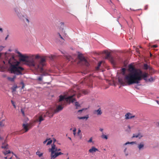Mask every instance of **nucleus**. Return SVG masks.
Segmentation results:
<instances>
[{"mask_svg":"<svg viewBox=\"0 0 159 159\" xmlns=\"http://www.w3.org/2000/svg\"><path fill=\"white\" fill-rule=\"evenodd\" d=\"M128 70L129 73L125 75L123 79H119L118 80L119 82L123 86L138 84L143 79L146 82H151L155 80V79L152 77L150 79H147V77L148 75V73H143L140 69L135 68L132 64L129 65Z\"/></svg>","mask_w":159,"mask_h":159,"instance_id":"obj_1","label":"nucleus"},{"mask_svg":"<svg viewBox=\"0 0 159 159\" xmlns=\"http://www.w3.org/2000/svg\"><path fill=\"white\" fill-rule=\"evenodd\" d=\"M40 57L38 54H29L28 55H21L20 60L25 62L30 66H32L36 69H40L41 71L43 70V67L45 65L46 59L45 58H41L40 60L37 62L35 61L34 59H37Z\"/></svg>","mask_w":159,"mask_h":159,"instance_id":"obj_2","label":"nucleus"},{"mask_svg":"<svg viewBox=\"0 0 159 159\" xmlns=\"http://www.w3.org/2000/svg\"><path fill=\"white\" fill-rule=\"evenodd\" d=\"M7 56L6 55V57ZM6 59L9 65L8 70L11 73L16 75H22L24 69L19 66V62L15 59L13 56L9 55L7 59L6 57Z\"/></svg>","mask_w":159,"mask_h":159,"instance_id":"obj_3","label":"nucleus"},{"mask_svg":"<svg viewBox=\"0 0 159 159\" xmlns=\"http://www.w3.org/2000/svg\"><path fill=\"white\" fill-rule=\"evenodd\" d=\"M75 94H73L72 95L69 96L67 97H66L65 95H60L59 96V98L58 101V103L60 104L55 110L54 111L52 109H50L49 110H52L53 112L52 114L53 115L54 113H57L59 111L62 110L63 107L62 106L66 104L67 102H74L76 101V99L74 97ZM51 114V115H52Z\"/></svg>","mask_w":159,"mask_h":159,"instance_id":"obj_4","label":"nucleus"},{"mask_svg":"<svg viewBox=\"0 0 159 159\" xmlns=\"http://www.w3.org/2000/svg\"><path fill=\"white\" fill-rule=\"evenodd\" d=\"M53 112L52 110H49L47 111L45 113H40V114L38 115V118L37 119L36 121H38L39 122V124H40L41 122L44 120L45 118L48 116L49 117H52L53 116V114H52Z\"/></svg>","mask_w":159,"mask_h":159,"instance_id":"obj_5","label":"nucleus"},{"mask_svg":"<svg viewBox=\"0 0 159 159\" xmlns=\"http://www.w3.org/2000/svg\"><path fill=\"white\" fill-rule=\"evenodd\" d=\"M105 53H106V56L105 57L106 59H108L111 63L113 65L116 64V62L114 58L111 57L110 54L109 52H106V51H105Z\"/></svg>","mask_w":159,"mask_h":159,"instance_id":"obj_6","label":"nucleus"},{"mask_svg":"<svg viewBox=\"0 0 159 159\" xmlns=\"http://www.w3.org/2000/svg\"><path fill=\"white\" fill-rule=\"evenodd\" d=\"M78 58L82 61H83L85 63V64L87 66H88L89 63L87 62V60L81 54H79L78 55Z\"/></svg>","mask_w":159,"mask_h":159,"instance_id":"obj_7","label":"nucleus"},{"mask_svg":"<svg viewBox=\"0 0 159 159\" xmlns=\"http://www.w3.org/2000/svg\"><path fill=\"white\" fill-rule=\"evenodd\" d=\"M125 119L127 120L132 119L133 118H134L135 117V116L134 115H133L131 113L128 112L125 115Z\"/></svg>","mask_w":159,"mask_h":159,"instance_id":"obj_8","label":"nucleus"},{"mask_svg":"<svg viewBox=\"0 0 159 159\" xmlns=\"http://www.w3.org/2000/svg\"><path fill=\"white\" fill-rule=\"evenodd\" d=\"M142 69L144 70H147L148 69L149 70H151L152 69V67L147 64L145 63L144 64L143 66Z\"/></svg>","mask_w":159,"mask_h":159,"instance_id":"obj_9","label":"nucleus"},{"mask_svg":"<svg viewBox=\"0 0 159 159\" xmlns=\"http://www.w3.org/2000/svg\"><path fill=\"white\" fill-rule=\"evenodd\" d=\"M54 148L53 147L52 148H50L49 149V151L51 152V159H55L56 157L53 155L54 152L53 149Z\"/></svg>","mask_w":159,"mask_h":159,"instance_id":"obj_10","label":"nucleus"},{"mask_svg":"<svg viewBox=\"0 0 159 159\" xmlns=\"http://www.w3.org/2000/svg\"><path fill=\"white\" fill-rule=\"evenodd\" d=\"M18 17L19 18L21 19L24 16L22 15L20 13V10H17L16 8L14 9Z\"/></svg>","mask_w":159,"mask_h":159,"instance_id":"obj_11","label":"nucleus"},{"mask_svg":"<svg viewBox=\"0 0 159 159\" xmlns=\"http://www.w3.org/2000/svg\"><path fill=\"white\" fill-rule=\"evenodd\" d=\"M143 136V135L140 133H139L136 134H133L132 138H138L139 139H140L142 138Z\"/></svg>","mask_w":159,"mask_h":159,"instance_id":"obj_12","label":"nucleus"},{"mask_svg":"<svg viewBox=\"0 0 159 159\" xmlns=\"http://www.w3.org/2000/svg\"><path fill=\"white\" fill-rule=\"evenodd\" d=\"M98 149L94 147H92L90 149L89 152L90 153H93L94 152H95L96 151H98Z\"/></svg>","mask_w":159,"mask_h":159,"instance_id":"obj_13","label":"nucleus"},{"mask_svg":"<svg viewBox=\"0 0 159 159\" xmlns=\"http://www.w3.org/2000/svg\"><path fill=\"white\" fill-rule=\"evenodd\" d=\"M52 147L54 148L53 149L54 153L56 152H57L61 150L60 149L57 148L56 147V145L54 144H52V145L51 148H52Z\"/></svg>","mask_w":159,"mask_h":159,"instance_id":"obj_14","label":"nucleus"},{"mask_svg":"<svg viewBox=\"0 0 159 159\" xmlns=\"http://www.w3.org/2000/svg\"><path fill=\"white\" fill-rule=\"evenodd\" d=\"M93 113L94 114H97V115H101L102 114V112L100 108L97 110L94 111Z\"/></svg>","mask_w":159,"mask_h":159,"instance_id":"obj_15","label":"nucleus"},{"mask_svg":"<svg viewBox=\"0 0 159 159\" xmlns=\"http://www.w3.org/2000/svg\"><path fill=\"white\" fill-rule=\"evenodd\" d=\"M29 126L30 125L28 124H23V127L24 129L25 130V132H27L29 130Z\"/></svg>","mask_w":159,"mask_h":159,"instance_id":"obj_16","label":"nucleus"},{"mask_svg":"<svg viewBox=\"0 0 159 159\" xmlns=\"http://www.w3.org/2000/svg\"><path fill=\"white\" fill-rule=\"evenodd\" d=\"M144 146V144L143 142H141L138 145V148L139 150L143 149V148Z\"/></svg>","mask_w":159,"mask_h":159,"instance_id":"obj_17","label":"nucleus"},{"mask_svg":"<svg viewBox=\"0 0 159 159\" xmlns=\"http://www.w3.org/2000/svg\"><path fill=\"white\" fill-rule=\"evenodd\" d=\"M2 148L4 149L8 148V144L7 143V141L6 140L5 141L4 143H2V145L1 147Z\"/></svg>","mask_w":159,"mask_h":159,"instance_id":"obj_18","label":"nucleus"},{"mask_svg":"<svg viewBox=\"0 0 159 159\" xmlns=\"http://www.w3.org/2000/svg\"><path fill=\"white\" fill-rule=\"evenodd\" d=\"M63 154V153H62L61 152H55L54 153H53V155L57 157L59 156V155Z\"/></svg>","mask_w":159,"mask_h":159,"instance_id":"obj_19","label":"nucleus"},{"mask_svg":"<svg viewBox=\"0 0 159 159\" xmlns=\"http://www.w3.org/2000/svg\"><path fill=\"white\" fill-rule=\"evenodd\" d=\"M36 154L38 155L39 157H40L42 156L43 153H41L39 151H38L36 152Z\"/></svg>","mask_w":159,"mask_h":159,"instance_id":"obj_20","label":"nucleus"},{"mask_svg":"<svg viewBox=\"0 0 159 159\" xmlns=\"http://www.w3.org/2000/svg\"><path fill=\"white\" fill-rule=\"evenodd\" d=\"M102 61H100L98 63V66L96 67V70H99V68L102 64Z\"/></svg>","mask_w":159,"mask_h":159,"instance_id":"obj_21","label":"nucleus"},{"mask_svg":"<svg viewBox=\"0 0 159 159\" xmlns=\"http://www.w3.org/2000/svg\"><path fill=\"white\" fill-rule=\"evenodd\" d=\"M101 138L104 139H105L106 140L108 139V137L107 135L104 134H102L101 136Z\"/></svg>","mask_w":159,"mask_h":159,"instance_id":"obj_22","label":"nucleus"},{"mask_svg":"<svg viewBox=\"0 0 159 159\" xmlns=\"http://www.w3.org/2000/svg\"><path fill=\"white\" fill-rule=\"evenodd\" d=\"M135 143V142H126V143H125L124 144V145H126L128 144H134Z\"/></svg>","mask_w":159,"mask_h":159,"instance_id":"obj_23","label":"nucleus"},{"mask_svg":"<svg viewBox=\"0 0 159 159\" xmlns=\"http://www.w3.org/2000/svg\"><path fill=\"white\" fill-rule=\"evenodd\" d=\"M47 141L48 142L46 145H48L52 143V141L50 138V140H49L48 141Z\"/></svg>","mask_w":159,"mask_h":159,"instance_id":"obj_24","label":"nucleus"},{"mask_svg":"<svg viewBox=\"0 0 159 159\" xmlns=\"http://www.w3.org/2000/svg\"><path fill=\"white\" fill-rule=\"evenodd\" d=\"M15 78H16V76H15L13 77V78H10V77L8 78V79L11 81H13L15 79Z\"/></svg>","mask_w":159,"mask_h":159,"instance_id":"obj_25","label":"nucleus"},{"mask_svg":"<svg viewBox=\"0 0 159 159\" xmlns=\"http://www.w3.org/2000/svg\"><path fill=\"white\" fill-rule=\"evenodd\" d=\"M10 153V150L3 152V153L5 154V155H6Z\"/></svg>","mask_w":159,"mask_h":159,"instance_id":"obj_26","label":"nucleus"},{"mask_svg":"<svg viewBox=\"0 0 159 159\" xmlns=\"http://www.w3.org/2000/svg\"><path fill=\"white\" fill-rule=\"evenodd\" d=\"M3 121L0 122V126L2 127L4 126V124L3 123Z\"/></svg>","mask_w":159,"mask_h":159,"instance_id":"obj_27","label":"nucleus"},{"mask_svg":"<svg viewBox=\"0 0 159 159\" xmlns=\"http://www.w3.org/2000/svg\"><path fill=\"white\" fill-rule=\"evenodd\" d=\"M49 140H50V138H48V139H46L43 142V143L44 144H45L46 143V142H47V141H48Z\"/></svg>","mask_w":159,"mask_h":159,"instance_id":"obj_28","label":"nucleus"},{"mask_svg":"<svg viewBox=\"0 0 159 159\" xmlns=\"http://www.w3.org/2000/svg\"><path fill=\"white\" fill-rule=\"evenodd\" d=\"M21 111L22 113V114L23 115V116H24L25 115L24 111L23 110V109H21Z\"/></svg>","mask_w":159,"mask_h":159,"instance_id":"obj_29","label":"nucleus"},{"mask_svg":"<svg viewBox=\"0 0 159 159\" xmlns=\"http://www.w3.org/2000/svg\"><path fill=\"white\" fill-rule=\"evenodd\" d=\"M79 118L80 119H84L85 118L87 119L88 117H79Z\"/></svg>","mask_w":159,"mask_h":159,"instance_id":"obj_30","label":"nucleus"},{"mask_svg":"<svg viewBox=\"0 0 159 159\" xmlns=\"http://www.w3.org/2000/svg\"><path fill=\"white\" fill-rule=\"evenodd\" d=\"M76 129L75 128L73 130V134L74 135H75L76 134Z\"/></svg>","mask_w":159,"mask_h":159,"instance_id":"obj_31","label":"nucleus"},{"mask_svg":"<svg viewBox=\"0 0 159 159\" xmlns=\"http://www.w3.org/2000/svg\"><path fill=\"white\" fill-rule=\"evenodd\" d=\"M75 104V106H76L77 107H78L80 106V105L78 103V102H76ZM76 108L77 109V108Z\"/></svg>","mask_w":159,"mask_h":159,"instance_id":"obj_32","label":"nucleus"},{"mask_svg":"<svg viewBox=\"0 0 159 159\" xmlns=\"http://www.w3.org/2000/svg\"><path fill=\"white\" fill-rule=\"evenodd\" d=\"M58 34L59 35V36L60 38L61 39H62L64 40V39L61 36L60 33H58Z\"/></svg>","mask_w":159,"mask_h":159,"instance_id":"obj_33","label":"nucleus"},{"mask_svg":"<svg viewBox=\"0 0 159 159\" xmlns=\"http://www.w3.org/2000/svg\"><path fill=\"white\" fill-rule=\"evenodd\" d=\"M92 142V138H91L90 139L88 140V142L89 143H91Z\"/></svg>","mask_w":159,"mask_h":159,"instance_id":"obj_34","label":"nucleus"},{"mask_svg":"<svg viewBox=\"0 0 159 159\" xmlns=\"http://www.w3.org/2000/svg\"><path fill=\"white\" fill-rule=\"evenodd\" d=\"M38 80L39 81H41L42 80V77H39L38 78Z\"/></svg>","mask_w":159,"mask_h":159,"instance_id":"obj_35","label":"nucleus"},{"mask_svg":"<svg viewBox=\"0 0 159 159\" xmlns=\"http://www.w3.org/2000/svg\"><path fill=\"white\" fill-rule=\"evenodd\" d=\"M126 70V69L125 68H123L122 69V72H123L124 73H125Z\"/></svg>","mask_w":159,"mask_h":159,"instance_id":"obj_36","label":"nucleus"},{"mask_svg":"<svg viewBox=\"0 0 159 159\" xmlns=\"http://www.w3.org/2000/svg\"><path fill=\"white\" fill-rule=\"evenodd\" d=\"M157 47V45H154L152 46V47L153 48H156Z\"/></svg>","mask_w":159,"mask_h":159,"instance_id":"obj_37","label":"nucleus"},{"mask_svg":"<svg viewBox=\"0 0 159 159\" xmlns=\"http://www.w3.org/2000/svg\"><path fill=\"white\" fill-rule=\"evenodd\" d=\"M11 102L13 106L15 104V103L12 100H11Z\"/></svg>","mask_w":159,"mask_h":159,"instance_id":"obj_38","label":"nucleus"},{"mask_svg":"<svg viewBox=\"0 0 159 159\" xmlns=\"http://www.w3.org/2000/svg\"><path fill=\"white\" fill-rule=\"evenodd\" d=\"M125 153V155L127 156L128 155V153L127 152H126Z\"/></svg>","mask_w":159,"mask_h":159,"instance_id":"obj_39","label":"nucleus"},{"mask_svg":"<svg viewBox=\"0 0 159 159\" xmlns=\"http://www.w3.org/2000/svg\"><path fill=\"white\" fill-rule=\"evenodd\" d=\"M136 52H139V50L138 48H136Z\"/></svg>","mask_w":159,"mask_h":159,"instance_id":"obj_40","label":"nucleus"},{"mask_svg":"<svg viewBox=\"0 0 159 159\" xmlns=\"http://www.w3.org/2000/svg\"><path fill=\"white\" fill-rule=\"evenodd\" d=\"M8 36H9V35H8L7 36V37L5 38V40H7V39L8 38Z\"/></svg>","mask_w":159,"mask_h":159,"instance_id":"obj_41","label":"nucleus"},{"mask_svg":"<svg viewBox=\"0 0 159 159\" xmlns=\"http://www.w3.org/2000/svg\"><path fill=\"white\" fill-rule=\"evenodd\" d=\"M22 84L23 85L22 87V89H23V88L24 87V84L23 83H22Z\"/></svg>","mask_w":159,"mask_h":159,"instance_id":"obj_42","label":"nucleus"},{"mask_svg":"<svg viewBox=\"0 0 159 159\" xmlns=\"http://www.w3.org/2000/svg\"><path fill=\"white\" fill-rule=\"evenodd\" d=\"M0 31H1V32H2L3 30L2 28H0Z\"/></svg>","mask_w":159,"mask_h":159,"instance_id":"obj_43","label":"nucleus"},{"mask_svg":"<svg viewBox=\"0 0 159 159\" xmlns=\"http://www.w3.org/2000/svg\"><path fill=\"white\" fill-rule=\"evenodd\" d=\"M56 139H53V143L54 144V143L56 141Z\"/></svg>","mask_w":159,"mask_h":159,"instance_id":"obj_44","label":"nucleus"},{"mask_svg":"<svg viewBox=\"0 0 159 159\" xmlns=\"http://www.w3.org/2000/svg\"><path fill=\"white\" fill-rule=\"evenodd\" d=\"M80 96V94H78L77 96V97L78 98H79Z\"/></svg>","mask_w":159,"mask_h":159,"instance_id":"obj_45","label":"nucleus"},{"mask_svg":"<svg viewBox=\"0 0 159 159\" xmlns=\"http://www.w3.org/2000/svg\"><path fill=\"white\" fill-rule=\"evenodd\" d=\"M126 150H127V148H125V149H124V152L125 153V152H126Z\"/></svg>","mask_w":159,"mask_h":159,"instance_id":"obj_46","label":"nucleus"},{"mask_svg":"<svg viewBox=\"0 0 159 159\" xmlns=\"http://www.w3.org/2000/svg\"><path fill=\"white\" fill-rule=\"evenodd\" d=\"M80 132H81V130L80 129H79L78 130V134H79Z\"/></svg>","mask_w":159,"mask_h":159,"instance_id":"obj_47","label":"nucleus"},{"mask_svg":"<svg viewBox=\"0 0 159 159\" xmlns=\"http://www.w3.org/2000/svg\"><path fill=\"white\" fill-rule=\"evenodd\" d=\"M26 21L28 22V23H29V20L28 19H26Z\"/></svg>","mask_w":159,"mask_h":159,"instance_id":"obj_48","label":"nucleus"},{"mask_svg":"<svg viewBox=\"0 0 159 159\" xmlns=\"http://www.w3.org/2000/svg\"><path fill=\"white\" fill-rule=\"evenodd\" d=\"M100 131H102H102H103V129H100Z\"/></svg>","mask_w":159,"mask_h":159,"instance_id":"obj_49","label":"nucleus"},{"mask_svg":"<svg viewBox=\"0 0 159 159\" xmlns=\"http://www.w3.org/2000/svg\"><path fill=\"white\" fill-rule=\"evenodd\" d=\"M16 90V88H14L13 89V91H15Z\"/></svg>","mask_w":159,"mask_h":159,"instance_id":"obj_50","label":"nucleus"},{"mask_svg":"<svg viewBox=\"0 0 159 159\" xmlns=\"http://www.w3.org/2000/svg\"><path fill=\"white\" fill-rule=\"evenodd\" d=\"M83 111V110H79L78 111L79 112H81Z\"/></svg>","mask_w":159,"mask_h":159,"instance_id":"obj_51","label":"nucleus"},{"mask_svg":"<svg viewBox=\"0 0 159 159\" xmlns=\"http://www.w3.org/2000/svg\"><path fill=\"white\" fill-rule=\"evenodd\" d=\"M13 106L14 107V108H16V106L15 104L14 105H13Z\"/></svg>","mask_w":159,"mask_h":159,"instance_id":"obj_52","label":"nucleus"},{"mask_svg":"<svg viewBox=\"0 0 159 159\" xmlns=\"http://www.w3.org/2000/svg\"><path fill=\"white\" fill-rule=\"evenodd\" d=\"M130 19H131V22H133V20H132V19L131 18V17H130Z\"/></svg>","mask_w":159,"mask_h":159,"instance_id":"obj_53","label":"nucleus"},{"mask_svg":"<svg viewBox=\"0 0 159 159\" xmlns=\"http://www.w3.org/2000/svg\"><path fill=\"white\" fill-rule=\"evenodd\" d=\"M156 102H157V103L158 104H159V101H156Z\"/></svg>","mask_w":159,"mask_h":159,"instance_id":"obj_54","label":"nucleus"},{"mask_svg":"<svg viewBox=\"0 0 159 159\" xmlns=\"http://www.w3.org/2000/svg\"><path fill=\"white\" fill-rule=\"evenodd\" d=\"M128 128L129 129H130L131 128H130V127L129 126H128Z\"/></svg>","mask_w":159,"mask_h":159,"instance_id":"obj_55","label":"nucleus"},{"mask_svg":"<svg viewBox=\"0 0 159 159\" xmlns=\"http://www.w3.org/2000/svg\"><path fill=\"white\" fill-rule=\"evenodd\" d=\"M3 63H4V64H5V63H6V62H5V61H3Z\"/></svg>","mask_w":159,"mask_h":159,"instance_id":"obj_56","label":"nucleus"},{"mask_svg":"<svg viewBox=\"0 0 159 159\" xmlns=\"http://www.w3.org/2000/svg\"><path fill=\"white\" fill-rule=\"evenodd\" d=\"M2 137H1V136H0V139L2 140Z\"/></svg>","mask_w":159,"mask_h":159,"instance_id":"obj_57","label":"nucleus"},{"mask_svg":"<svg viewBox=\"0 0 159 159\" xmlns=\"http://www.w3.org/2000/svg\"><path fill=\"white\" fill-rule=\"evenodd\" d=\"M68 138L70 140H71V138L70 137H68Z\"/></svg>","mask_w":159,"mask_h":159,"instance_id":"obj_58","label":"nucleus"},{"mask_svg":"<svg viewBox=\"0 0 159 159\" xmlns=\"http://www.w3.org/2000/svg\"><path fill=\"white\" fill-rule=\"evenodd\" d=\"M67 59H68V60H70L69 59V57H67Z\"/></svg>","mask_w":159,"mask_h":159,"instance_id":"obj_59","label":"nucleus"},{"mask_svg":"<svg viewBox=\"0 0 159 159\" xmlns=\"http://www.w3.org/2000/svg\"><path fill=\"white\" fill-rule=\"evenodd\" d=\"M15 155V157H16L17 158H18L17 157L16 155Z\"/></svg>","mask_w":159,"mask_h":159,"instance_id":"obj_60","label":"nucleus"},{"mask_svg":"<svg viewBox=\"0 0 159 159\" xmlns=\"http://www.w3.org/2000/svg\"><path fill=\"white\" fill-rule=\"evenodd\" d=\"M1 55H2V54L0 53V57L1 56Z\"/></svg>","mask_w":159,"mask_h":159,"instance_id":"obj_61","label":"nucleus"},{"mask_svg":"<svg viewBox=\"0 0 159 159\" xmlns=\"http://www.w3.org/2000/svg\"><path fill=\"white\" fill-rule=\"evenodd\" d=\"M157 123L159 125V122H157Z\"/></svg>","mask_w":159,"mask_h":159,"instance_id":"obj_62","label":"nucleus"},{"mask_svg":"<svg viewBox=\"0 0 159 159\" xmlns=\"http://www.w3.org/2000/svg\"><path fill=\"white\" fill-rule=\"evenodd\" d=\"M5 159H7V157H5Z\"/></svg>","mask_w":159,"mask_h":159,"instance_id":"obj_63","label":"nucleus"},{"mask_svg":"<svg viewBox=\"0 0 159 159\" xmlns=\"http://www.w3.org/2000/svg\"><path fill=\"white\" fill-rule=\"evenodd\" d=\"M104 150H105H105H106V149H104Z\"/></svg>","mask_w":159,"mask_h":159,"instance_id":"obj_64","label":"nucleus"}]
</instances>
